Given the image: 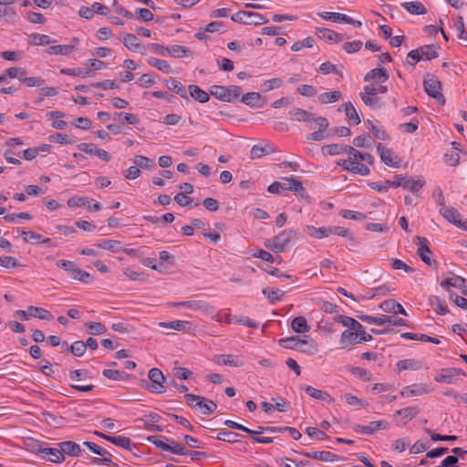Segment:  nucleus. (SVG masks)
<instances>
[{
    "mask_svg": "<svg viewBox=\"0 0 467 467\" xmlns=\"http://www.w3.org/2000/svg\"><path fill=\"white\" fill-rule=\"evenodd\" d=\"M386 184L393 188L402 187L403 189H408L413 193H417L420 188H422L425 184V180L422 176L414 180L412 178H408L403 174H397L394 176L393 181H386Z\"/></svg>",
    "mask_w": 467,
    "mask_h": 467,
    "instance_id": "nucleus-2",
    "label": "nucleus"
},
{
    "mask_svg": "<svg viewBox=\"0 0 467 467\" xmlns=\"http://www.w3.org/2000/svg\"><path fill=\"white\" fill-rule=\"evenodd\" d=\"M133 162L139 167V169L151 170L155 167V163L152 160L142 155H136Z\"/></svg>",
    "mask_w": 467,
    "mask_h": 467,
    "instance_id": "nucleus-44",
    "label": "nucleus"
},
{
    "mask_svg": "<svg viewBox=\"0 0 467 467\" xmlns=\"http://www.w3.org/2000/svg\"><path fill=\"white\" fill-rule=\"evenodd\" d=\"M216 363L219 365L230 366L234 368L242 367L244 364V360L239 356L231 354H222L216 356Z\"/></svg>",
    "mask_w": 467,
    "mask_h": 467,
    "instance_id": "nucleus-18",
    "label": "nucleus"
},
{
    "mask_svg": "<svg viewBox=\"0 0 467 467\" xmlns=\"http://www.w3.org/2000/svg\"><path fill=\"white\" fill-rule=\"evenodd\" d=\"M422 59L431 60L438 57V47L436 45H425L419 47Z\"/></svg>",
    "mask_w": 467,
    "mask_h": 467,
    "instance_id": "nucleus-38",
    "label": "nucleus"
},
{
    "mask_svg": "<svg viewBox=\"0 0 467 467\" xmlns=\"http://www.w3.org/2000/svg\"><path fill=\"white\" fill-rule=\"evenodd\" d=\"M341 97V92L333 90L319 95L318 99L321 103L328 104L337 101Z\"/></svg>",
    "mask_w": 467,
    "mask_h": 467,
    "instance_id": "nucleus-48",
    "label": "nucleus"
},
{
    "mask_svg": "<svg viewBox=\"0 0 467 467\" xmlns=\"http://www.w3.org/2000/svg\"><path fill=\"white\" fill-rule=\"evenodd\" d=\"M429 301H430L431 306L435 308V311L439 315L444 316L448 313L447 306L442 303V301L440 299L439 296H431L430 297Z\"/></svg>",
    "mask_w": 467,
    "mask_h": 467,
    "instance_id": "nucleus-49",
    "label": "nucleus"
},
{
    "mask_svg": "<svg viewBox=\"0 0 467 467\" xmlns=\"http://www.w3.org/2000/svg\"><path fill=\"white\" fill-rule=\"evenodd\" d=\"M27 312L29 313L30 317H37L42 320L53 319L51 313L42 307L30 306L27 307Z\"/></svg>",
    "mask_w": 467,
    "mask_h": 467,
    "instance_id": "nucleus-32",
    "label": "nucleus"
},
{
    "mask_svg": "<svg viewBox=\"0 0 467 467\" xmlns=\"http://www.w3.org/2000/svg\"><path fill=\"white\" fill-rule=\"evenodd\" d=\"M58 447L61 448L64 456L67 454L71 457H79L82 453L80 446L72 441H61Z\"/></svg>",
    "mask_w": 467,
    "mask_h": 467,
    "instance_id": "nucleus-19",
    "label": "nucleus"
},
{
    "mask_svg": "<svg viewBox=\"0 0 467 467\" xmlns=\"http://www.w3.org/2000/svg\"><path fill=\"white\" fill-rule=\"evenodd\" d=\"M161 327L174 329L177 331H186L191 328V323L183 320H175L171 322H161Z\"/></svg>",
    "mask_w": 467,
    "mask_h": 467,
    "instance_id": "nucleus-29",
    "label": "nucleus"
},
{
    "mask_svg": "<svg viewBox=\"0 0 467 467\" xmlns=\"http://www.w3.org/2000/svg\"><path fill=\"white\" fill-rule=\"evenodd\" d=\"M164 85L168 89L175 92L182 99L189 101V97L187 96L186 90L180 81L176 80L175 78L165 79Z\"/></svg>",
    "mask_w": 467,
    "mask_h": 467,
    "instance_id": "nucleus-24",
    "label": "nucleus"
},
{
    "mask_svg": "<svg viewBox=\"0 0 467 467\" xmlns=\"http://www.w3.org/2000/svg\"><path fill=\"white\" fill-rule=\"evenodd\" d=\"M165 441L170 442V450L168 451L177 455H187L188 451L179 442L172 439L165 438Z\"/></svg>",
    "mask_w": 467,
    "mask_h": 467,
    "instance_id": "nucleus-54",
    "label": "nucleus"
},
{
    "mask_svg": "<svg viewBox=\"0 0 467 467\" xmlns=\"http://www.w3.org/2000/svg\"><path fill=\"white\" fill-rule=\"evenodd\" d=\"M31 37V44L34 46H45L54 42L47 35L33 34Z\"/></svg>",
    "mask_w": 467,
    "mask_h": 467,
    "instance_id": "nucleus-63",
    "label": "nucleus"
},
{
    "mask_svg": "<svg viewBox=\"0 0 467 467\" xmlns=\"http://www.w3.org/2000/svg\"><path fill=\"white\" fill-rule=\"evenodd\" d=\"M263 294L267 296L271 303L280 301L284 296V292L279 289L265 288Z\"/></svg>",
    "mask_w": 467,
    "mask_h": 467,
    "instance_id": "nucleus-58",
    "label": "nucleus"
},
{
    "mask_svg": "<svg viewBox=\"0 0 467 467\" xmlns=\"http://www.w3.org/2000/svg\"><path fill=\"white\" fill-rule=\"evenodd\" d=\"M7 78H18L21 82L24 78L25 75H26V71L23 67H12L7 68L6 70Z\"/></svg>",
    "mask_w": 467,
    "mask_h": 467,
    "instance_id": "nucleus-61",
    "label": "nucleus"
},
{
    "mask_svg": "<svg viewBox=\"0 0 467 467\" xmlns=\"http://www.w3.org/2000/svg\"><path fill=\"white\" fill-rule=\"evenodd\" d=\"M38 452L43 454V457H47L48 461L55 463H61L65 461L62 450L58 448H39Z\"/></svg>",
    "mask_w": 467,
    "mask_h": 467,
    "instance_id": "nucleus-16",
    "label": "nucleus"
},
{
    "mask_svg": "<svg viewBox=\"0 0 467 467\" xmlns=\"http://www.w3.org/2000/svg\"><path fill=\"white\" fill-rule=\"evenodd\" d=\"M60 73L63 75L79 76L82 78L93 76V72L91 69H87V68H82V67L62 68V69H60Z\"/></svg>",
    "mask_w": 467,
    "mask_h": 467,
    "instance_id": "nucleus-41",
    "label": "nucleus"
},
{
    "mask_svg": "<svg viewBox=\"0 0 467 467\" xmlns=\"http://www.w3.org/2000/svg\"><path fill=\"white\" fill-rule=\"evenodd\" d=\"M231 20L243 24V25H264L268 23V19L265 17L263 15L254 13V12H249V11H238L231 16Z\"/></svg>",
    "mask_w": 467,
    "mask_h": 467,
    "instance_id": "nucleus-6",
    "label": "nucleus"
},
{
    "mask_svg": "<svg viewBox=\"0 0 467 467\" xmlns=\"http://www.w3.org/2000/svg\"><path fill=\"white\" fill-rule=\"evenodd\" d=\"M241 101L252 108H260L263 105L262 103H260L261 95L258 92H248L244 94L242 97Z\"/></svg>",
    "mask_w": 467,
    "mask_h": 467,
    "instance_id": "nucleus-30",
    "label": "nucleus"
},
{
    "mask_svg": "<svg viewBox=\"0 0 467 467\" xmlns=\"http://www.w3.org/2000/svg\"><path fill=\"white\" fill-rule=\"evenodd\" d=\"M148 64L151 67H156L160 71L169 74L171 72V68L170 64L166 60L159 59L154 57H150L148 59Z\"/></svg>",
    "mask_w": 467,
    "mask_h": 467,
    "instance_id": "nucleus-40",
    "label": "nucleus"
},
{
    "mask_svg": "<svg viewBox=\"0 0 467 467\" xmlns=\"http://www.w3.org/2000/svg\"><path fill=\"white\" fill-rule=\"evenodd\" d=\"M242 88L239 86H219L213 85L211 87L210 94L219 100L224 102H233L242 93Z\"/></svg>",
    "mask_w": 467,
    "mask_h": 467,
    "instance_id": "nucleus-5",
    "label": "nucleus"
},
{
    "mask_svg": "<svg viewBox=\"0 0 467 467\" xmlns=\"http://www.w3.org/2000/svg\"><path fill=\"white\" fill-rule=\"evenodd\" d=\"M174 307L186 306L195 311H200L204 315H210L214 311V308L206 301L203 300H190L182 302L171 303Z\"/></svg>",
    "mask_w": 467,
    "mask_h": 467,
    "instance_id": "nucleus-10",
    "label": "nucleus"
},
{
    "mask_svg": "<svg viewBox=\"0 0 467 467\" xmlns=\"http://www.w3.org/2000/svg\"><path fill=\"white\" fill-rule=\"evenodd\" d=\"M318 16L325 20L335 23H346L348 20V16L340 13L322 12L318 13Z\"/></svg>",
    "mask_w": 467,
    "mask_h": 467,
    "instance_id": "nucleus-42",
    "label": "nucleus"
},
{
    "mask_svg": "<svg viewBox=\"0 0 467 467\" xmlns=\"http://www.w3.org/2000/svg\"><path fill=\"white\" fill-rule=\"evenodd\" d=\"M401 6L411 15H425L427 9L420 2H404Z\"/></svg>",
    "mask_w": 467,
    "mask_h": 467,
    "instance_id": "nucleus-28",
    "label": "nucleus"
},
{
    "mask_svg": "<svg viewBox=\"0 0 467 467\" xmlns=\"http://www.w3.org/2000/svg\"><path fill=\"white\" fill-rule=\"evenodd\" d=\"M339 343L341 344L342 348L358 344L357 339V333L353 332L350 328L348 327V329L342 332Z\"/></svg>",
    "mask_w": 467,
    "mask_h": 467,
    "instance_id": "nucleus-27",
    "label": "nucleus"
},
{
    "mask_svg": "<svg viewBox=\"0 0 467 467\" xmlns=\"http://www.w3.org/2000/svg\"><path fill=\"white\" fill-rule=\"evenodd\" d=\"M296 232L293 229L284 230L279 234L266 239L265 246L276 253L284 252L288 249L291 241L296 238Z\"/></svg>",
    "mask_w": 467,
    "mask_h": 467,
    "instance_id": "nucleus-1",
    "label": "nucleus"
},
{
    "mask_svg": "<svg viewBox=\"0 0 467 467\" xmlns=\"http://www.w3.org/2000/svg\"><path fill=\"white\" fill-rule=\"evenodd\" d=\"M165 438L166 437L163 436L153 435L149 436L148 440L152 442L159 450L162 451H168V450H170V442L165 441Z\"/></svg>",
    "mask_w": 467,
    "mask_h": 467,
    "instance_id": "nucleus-46",
    "label": "nucleus"
},
{
    "mask_svg": "<svg viewBox=\"0 0 467 467\" xmlns=\"http://www.w3.org/2000/svg\"><path fill=\"white\" fill-rule=\"evenodd\" d=\"M429 388L423 384H412L405 387L401 391L400 395L403 397L420 396L427 394Z\"/></svg>",
    "mask_w": 467,
    "mask_h": 467,
    "instance_id": "nucleus-21",
    "label": "nucleus"
},
{
    "mask_svg": "<svg viewBox=\"0 0 467 467\" xmlns=\"http://www.w3.org/2000/svg\"><path fill=\"white\" fill-rule=\"evenodd\" d=\"M148 376L151 383L145 379H141L140 386L146 388L152 393H164L166 389L163 383L166 382V379L162 372L159 368H153L149 370Z\"/></svg>",
    "mask_w": 467,
    "mask_h": 467,
    "instance_id": "nucleus-4",
    "label": "nucleus"
},
{
    "mask_svg": "<svg viewBox=\"0 0 467 467\" xmlns=\"http://www.w3.org/2000/svg\"><path fill=\"white\" fill-rule=\"evenodd\" d=\"M420 413L418 407H406L396 411L397 415L402 416L407 420H411Z\"/></svg>",
    "mask_w": 467,
    "mask_h": 467,
    "instance_id": "nucleus-51",
    "label": "nucleus"
},
{
    "mask_svg": "<svg viewBox=\"0 0 467 467\" xmlns=\"http://www.w3.org/2000/svg\"><path fill=\"white\" fill-rule=\"evenodd\" d=\"M413 242L419 245L417 254L420 256V258L428 265L437 268L438 263L435 260H431L430 258V254H431V251L430 250L427 240L424 237L420 236H415L413 239Z\"/></svg>",
    "mask_w": 467,
    "mask_h": 467,
    "instance_id": "nucleus-9",
    "label": "nucleus"
},
{
    "mask_svg": "<svg viewBox=\"0 0 467 467\" xmlns=\"http://www.w3.org/2000/svg\"><path fill=\"white\" fill-rule=\"evenodd\" d=\"M358 318L365 323L373 324L377 326H383L385 324H391L393 326H407L406 320L401 317H392L390 316L381 315L380 317H373L365 314L358 315Z\"/></svg>",
    "mask_w": 467,
    "mask_h": 467,
    "instance_id": "nucleus-8",
    "label": "nucleus"
},
{
    "mask_svg": "<svg viewBox=\"0 0 467 467\" xmlns=\"http://www.w3.org/2000/svg\"><path fill=\"white\" fill-rule=\"evenodd\" d=\"M308 229L311 231V233H309V234L311 236H314V237L318 238V239L327 237L329 234H331V233H332V228L331 227H319V228H316V227L312 226V227H308Z\"/></svg>",
    "mask_w": 467,
    "mask_h": 467,
    "instance_id": "nucleus-59",
    "label": "nucleus"
},
{
    "mask_svg": "<svg viewBox=\"0 0 467 467\" xmlns=\"http://www.w3.org/2000/svg\"><path fill=\"white\" fill-rule=\"evenodd\" d=\"M454 26L458 31V37L460 39L467 40V31L464 29V21L462 16H459L456 17Z\"/></svg>",
    "mask_w": 467,
    "mask_h": 467,
    "instance_id": "nucleus-64",
    "label": "nucleus"
},
{
    "mask_svg": "<svg viewBox=\"0 0 467 467\" xmlns=\"http://www.w3.org/2000/svg\"><path fill=\"white\" fill-rule=\"evenodd\" d=\"M140 39L132 34H126L122 38L123 45L130 50L133 51L140 43Z\"/></svg>",
    "mask_w": 467,
    "mask_h": 467,
    "instance_id": "nucleus-60",
    "label": "nucleus"
},
{
    "mask_svg": "<svg viewBox=\"0 0 467 467\" xmlns=\"http://www.w3.org/2000/svg\"><path fill=\"white\" fill-rule=\"evenodd\" d=\"M348 371L352 375L358 376L363 381H370L372 379L371 374L365 368L359 367H351L348 368Z\"/></svg>",
    "mask_w": 467,
    "mask_h": 467,
    "instance_id": "nucleus-57",
    "label": "nucleus"
},
{
    "mask_svg": "<svg viewBox=\"0 0 467 467\" xmlns=\"http://www.w3.org/2000/svg\"><path fill=\"white\" fill-rule=\"evenodd\" d=\"M184 399L191 408L199 410L204 415L213 413L217 408V404L214 401L192 393L185 394Z\"/></svg>",
    "mask_w": 467,
    "mask_h": 467,
    "instance_id": "nucleus-3",
    "label": "nucleus"
},
{
    "mask_svg": "<svg viewBox=\"0 0 467 467\" xmlns=\"http://www.w3.org/2000/svg\"><path fill=\"white\" fill-rule=\"evenodd\" d=\"M102 375L109 379L116 381H125L130 379V375L124 371L117 370V369H104L102 371Z\"/></svg>",
    "mask_w": 467,
    "mask_h": 467,
    "instance_id": "nucleus-37",
    "label": "nucleus"
},
{
    "mask_svg": "<svg viewBox=\"0 0 467 467\" xmlns=\"http://www.w3.org/2000/svg\"><path fill=\"white\" fill-rule=\"evenodd\" d=\"M342 107H344V110L348 122H353L355 125L360 123V118L351 102H347L343 104Z\"/></svg>",
    "mask_w": 467,
    "mask_h": 467,
    "instance_id": "nucleus-39",
    "label": "nucleus"
},
{
    "mask_svg": "<svg viewBox=\"0 0 467 467\" xmlns=\"http://www.w3.org/2000/svg\"><path fill=\"white\" fill-rule=\"evenodd\" d=\"M396 366L400 371L407 369L418 370L421 368V362L414 358H408L398 361Z\"/></svg>",
    "mask_w": 467,
    "mask_h": 467,
    "instance_id": "nucleus-33",
    "label": "nucleus"
},
{
    "mask_svg": "<svg viewBox=\"0 0 467 467\" xmlns=\"http://www.w3.org/2000/svg\"><path fill=\"white\" fill-rule=\"evenodd\" d=\"M229 322L238 325H244L251 328H257L259 327V323L255 322L253 319H250L247 317H233L228 319Z\"/></svg>",
    "mask_w": 467,
    "mask_h": 467,
    "instance_id": "nucleus-47",
    "label": "nucleus"
},
{
    "mask_svg": "<svg viewBox=\"0 0 467 467\" xmlns=\"http://www.w3.org/2000/svg\"><path fill=\"white\" fill-rule=\"evenodd\" d=\"M389 427V423L386 420H375L371 421L369 425H365V434H374L376 431L386 430Z\"/></svg>",
    "mask_w": 467,
    "mask_h": 467,
    "instance_id": "nucleus-45",
    "label": "nucleus"
},
{
    "mask_svg": "<svg viewBox=\"0 0 467 467\" xmlns=\"http://www.w3.org/2000/svg\"><path fill=\"white\" fill-rule=\"evenodd\" d=\"M291 327L296 333H306L310 330L306 317H296L291 322Z\"/></svg>",
    "mask_w": 467,
    "mask_h": 467,
    "instance_id": "nucleus-34",
    "label": "nucleus"
},
{
    "mask_svg": "<svg viewBox=\"0 0 467 467\" xmlns=\"http://www.w3.org/2000/svg\"><path fill=\"white\" fill-rule=\"evenodd\" d=\"M274 151H275L274 148L268 144H266L265 146L256 144V145H254L251 149V158L252 159L261 158L265 155L273 153Z\"/></svg>",
    "mask_w": 467,
    "mask_h": 467,
    "instance_id": "nucleus-35",
    "label": "nucleus"
},
{
    "mask_svg": "<svg viewBox=\"0 0 467 467\" xmlns=\"http://www.w3.org/2000/svg\"><path fill=\"white\" fill-rule=\"evenodd\" d=\"M328 120L326 118L318 117L316 120V126L318 127V130L308 134L306 139L315 141L325 140L327 136L324 135V131L328 128Z\"/></svg>",
    "mask_w": 467,
    "mask_h": 467,
    "instance_id": "nucleus-15",
    "label": "nucleus"
},
{
    "mask_svg": "<svg viewBox=\"0 0 467 467\" xmlns=\"http://www.w3.org/2000/svg\"><path fill=\"white\" fill-rule=\"evenodd\" d=\"M334 320L337 323L342 324L344 327L350 328L353 332H359L364 329V327L358 322L356 319L344 316V315H337L334 317Z\"/></svg>",
    "mask_w": 467,
    "mask_h": 467,
    "instance_id": "nucleus-20",
    "label": "nucleus"
},
{
    "mask_svg": "<svg viewBox=\"0 0 467 467\" xmlns=\"http://www.w3.org/2000/svg\"><path fill=\"white\" fill-rule=\"evenodd\" d=\"M190 96L196 101L200 103H205L209 101L210 95L206 91L202 90L199 86L197 85H190L188 87Z\"/></svg>",
    "mask_w": 467,
    "mask_h": 467,
    "instance_id": "nucleus-25",
    "label": "nucleus"
},
{
    "mask_svg": "<svg viewBox=\"0 0 467 467\" xmlns=\"http://www.w3.org/2000/svg\"><path fill=\"white\" fill-rule=\"evenodd\" d=\"M440 214L447 220L449 223L454 224L455 226L467 231V224L463 223L461 219V214L459 212L453 207H444L440 208Z\"/></svg>",
    "mask_w": 467,
    "mask_h": 467,
    "instance_id": "nucleus-11",
    "label": "nucleus"
},
{
    "mask_svg": "<svg viewBox=\"0 0 467 467\" xmlns=\"http://www.w3.org/2000/svg\"><path fill=\"white\" fill-rule=\"evenodd\" d=\"M65 351H70L75 357H82L86 352V346L83 341L78 340L69 348L65 349Z\"/></svg>",
    "mask_w": 467,
    "mask_h": 467,
    "instance_id": "nucleus-53",
    "label": "nucleus"
},
{
    "mask_svg": "<svg viewBox=\"0 0 467 467\" xmlns=\"http://www.w3.org/2000/svg\"><path fill=\"white\" fill-rule=\"evenodd\" d=\"M49 140L50 141L59 144H72L76 142V140L71 136L62 133H55L49 136Z\"/></svg>",
    "mask_w": 467,
    "mask_h": 467,
    "instance_id": "nucleus-56",
    "label": "nucleus"
},
{
    "mask_svg": "<svg viewBox=\"0 0 467 467\" xmlns=\"http://www.w3.org/2000/svg\"><path fill=\"white\" fill-rule=\"evenodd\" d=\"M73 46L71 45H57L51 46L47 52L55 55H69L72 53Z\"/></svg>",
    "mask_w": 467,
    "mask_h": 467,
    "instance_id": "nucleus-52",
    "label": "nucleus"
},
{
    "mask_svg": "<svg viewBox=\"0 0 467 467\" xmlns=\"http://www.w3.org/2000/svg\"><path fill=\"white\" fill-rule=\"evenodd\" d=\"M303 343H305V340L300 339L297 337H289L281 338L279 340V344L283 348H288V349H297L298 350L299 347L303 346Z\"/></svg>",
    "mask_w": 467,
    "mask_h": 467,
    "instance_id": "nucleus-36",
    "label": "nucleus"
},
{
    "mask_svg": "<svg viewBox=\"0 0 467 467\" xmlns=\"http://www.w3.org/2000/svg\"><path fill=\"white\" fill-rule=\"evenodd\" d=\"M459 376H465V373L461 368H443L441 372L435 376L434 380L437 382H444L452 384Z\"/></svg>",
    "mask_w": 467,
    "mask_h": 467,
    "instance_id": "nucleus-13",
    "label": "nucleus"
},
{
    "mask_svg": "<svg viewBox=\"0 0 467 467\" xmlns=\"http://www.w3.org/2000/svg\"><path fill=\"white\" fill-rule=\"evenodd\" d=\"M389 78L388 72L385 68H374L368 71L365 78L364 81H369V80H379V81H385Z\"/></svg>",
    "mask_w": 467,
    "mask_h": 467,
    "instance_id": "nucleus-31",
    "label": "nucleus"
},
{
    "mask_svg": "<svg viewBox=\"0 0 467 467\" xmlns=\"http://www.w3.org/2000/svg\"><path fill=\"white\" fill-rule=\"evenodd\" d=\"M301 389H304L307 395L316 400L326 401L327 403H330L334 400L327 392L317 389L312 386H303Z\"/></svg>",
    "mask_w": 467,
    "mask_h": 467,
    "instance_id": "nucleus-22",
    "label": "nucleus"
},
{
    "mask_svg": "<svg viewBox=\"0 0 467 467\" xmlns=\"http://www.w3.org/2000/svg\"><path fill=\"white\" fill-rule=\"evenodd\" d=\"M89 334L91 335H102L107 331L106 327L100 322H88L86 324Z\"/></svg>",
    "mask_w": 467,
    "mask_h": 467,
    "instance_id": "nucleus-55",
    "label": "nucleus"
},
{
    "mask_svg": "<svg viewBox=\"0 0 467 467\" xmlns=\"http://www.w3.org/2000/svg\"><path fill=\"white\" fill-rule=\"evenodd\" d=\"M377 150L380 155L381 161L388 166L390 167H399V162H393L392 161V152L390 150L387 149L385 146H383L381 143H379L377 145Z\"/></svg>",
    "mask_w": 467,
    "mask_h": 467,
    "instance_id": "nucleus-26",
    "label": "nucleus"
},
{
    "mask_svg": "<svg viewBox=\"0 0 467 467\" xmlns=\"http://www.w3.org/2000/svg\"><path fill=\"white\" fill-rule=\"evenodd\" d=\"M305 457L318 460L321 462H335L339 459V457L330 451H303L301 452Z\"/></svg>",
    "mask_w": 467,
    "mask_h": 467,
    "instance_id": "nucleus-17",
    "label": "nucleus"
},
{
    "mask_svg": "<svg viewBox=\"0 0 467 467\" xmlns=\"http://www.w3.org/2000/svg\"><path fill=\"white\" fill-rule=\"evenodd\" d=\"M337 164L342 167L344 170L351 171L355 174H359L362 176H367L369 174L370 170L368 166L354 161L349 158L348 160H339L337 161Z\"/></svg>",
    "mask_w": 467,
    "mask_h": 467,
    "instance_id": "nucleus-12",
    "label": "nucleus"
},
{
    "mask_svg": "<svg viewBox=\"0 0 467 467\" xmlns=\"http://www.w3.org/2000/svg\"><path fill=\"white\" fill-rule=\"evenodd\" d=\"M423 86L425 92L430 97L437 99L441 104L445 103V98L441 92V83L434 75L430 73L426 74L423 80Z\"/></svg>",
    "mask_w": 467,
    "mask_h": 467,
    "instance_id": "nucleus-7",
    "label": "nucleus"
},
{
    "mask_svg": "<svg viewBox=\"0 0 467 467\" xmlns=\"http://www.w3.org/2000/svg\"><path fill=\"white\" fill-rule=\"evenodd\" d=\"M289 115L294 117L295 120L305 121L309 119V112L299 108H294L289 111Z\"/></svg>",
    "mask_w": 467,
    "mask_h": 467,
    "instance_id": "nucleus-62",
    "label": "nucleus"
},
{
    "mask_svg": "<svg viewBox=\"0 0 467 467\" xmlns=\"http://www.w3.org/2000/svg\"><path fill=\"white\" fill-rule=\"evenodd\" d=\"M441 286L446 290H450L451 287L459 288L464 296H467V279L462 276L446 278L441 282Z\"/></svg>",
    "mask_w": 467,
    "mask_h": 467,
    "instance_id": "nucleus-14",
    "label": "nucleus"
},
{
    "mask_svg": "<svg viewBox=\"0 0 467 467\" xmlns=\"http://www.w3.org/2000/svg\"><path fill=\"white\" fill-rule=\"evenodd\" d=\"M191 53L190 49L183 46L173 45L169 47L168 55L173 57H187Z\"/></svg>",
    "mask_w": 467,
    "mask_h": 467,
    "instance_id": "nucleus-50",
    "label": "nucleus"
},
{
    "mask_svg": "<svg viewBox=\"0 0 467 467\" xmlns=\"http://www.w3.org/2000/svg\"><path fill=\"white\" fill-rule=\"evenodd\" d=\"M317 30L318 36L326 41L339 43L344 40V36L342 34H338L331 29L319 28Z\"/></svg>",
    "mask_w": 467,
    "mask_h": 467,
    "instance_id": "nucleus-23",
    "label": "nucleus"
},
{
    "mask_svg": "<svg viewBox=\"0 0 467 467\" xmlns=\"http://www.w3.org/2000/svg\"><path fill=\"white\" fill-rule=\"evenodd\" d=\"M120 242L118 240H103L97 243L95 245L99 248L109 250L113 253L120 251Z\"/></svg>",
    "mask_w": 467,
    "mask_h": 467,
    "instance_id": "nucleus-43",
    "label": "nucleus"
}]
</instances>
